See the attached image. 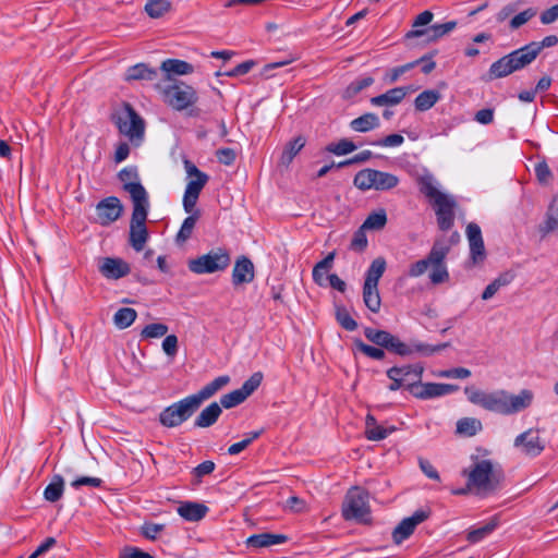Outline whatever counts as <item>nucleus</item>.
<instances>
[{"label": "nucleus", "mask_w": 558, "mask_h": 558, "mask_svg": "<svg viewBox=\"0 0 558 558\" xmlns=\"http://www.w3.org/2000/svg\"><path fill=\"white\" fill-rule=\"evenodd\" d=\"M230 381V377L227 375L219 376L205 385L197 393L191 395L190 397L193 401L196 402V405L199 408L201 404L211 398L215 393L221 390L225 386H227Z\"/></svg>", "instance_id": "obj_24"}, {"label": "nucleus", "mask_w": 558, "mask_h": 558, "mask_svg": "<svg viewBox=\"0 0 558 558\" xmlns=\"http://www.w3.org/2000/svg\"><path fill=\"white\" fill-rule=\"evenodd\" d=\"M513 446L526 457H538L545 449V442L539 436V430L529 428L514 438Z\"/></svg>", "instance_id": "obj_16"}, {"label": "nucleus", "mask_w": 558, "mask_h": 558, "mask_svg": "<svg viewBox=\"0 0 558 558\" xmlns=\"http://www.w3.org/2000/svg\"><path fill=\"white\" fill-rule=\"evenodd\" d=\"M450 251L449 245L444 240H436L428 255L413 263L408 270L411 278H417L426 272L430 267L429 279L433 284H440L449 280V271L446 265V257Z\"/></svg>", "instance_id": "obj_2"}, {"label": "nucleus", "mask_w": 558, "mask_h": 558, "mask_svg": "<svg viewBox=\"0 0 558 558\" xmlns=\"http://www.w3.org/2000/svg\"><path fill=\"white\" fill-rule=\"evenodd\" d=\"M168 330L169 328L166 324L154 323L145 326L141 336L144 339L161 338L167 335Z\"/></svg>", "instance_id": "obj_52"}, {"label": "nucleus", "mask_w": 558, "mask_h": 558, "mask_svg": "<svg viewBox=\"0 0 558 558\" xmlns=\"http://www.w3.org/2000/svg\"><path fill=\"white\" fill-rule=\"evenodd\" d=\"M304 145L305 138L303 136H298L294 140L288 142L280 156V165L288 167L292 162L293 158L304 147Z\"/></svg>", "instance_id": "obj_32"}, {"label": "nucleus", "mask_w": 558, "mask_h": 558, "mask_svg": "<svg viewBox=\"0 0 558 558\" xmlns=\"http://www.w3.org/2000/svg\"><path fill=\"white\" fill-rule=\"evenodd\" d=\"M379 118L372 112H367L350 122V128L355 132L365 133L379 126Z\"/></svg>", "instance_id": "obj_31"}, {"label": "nucleus", "mask_w": 558, "mask_h": 558, "mask_svg": "<svg viewBox=\"0 0 558 558\" xmlns=\"http://www.w3.org/2000/svg\"><path fill=\"white\" fill-rule=\"evenodd\" d=\"M438 90L427 89L418 94L414 100V107L417 111H427L440 99Z\"/></svg>", "instance_id": "obj_35"}, {"label": "nucleus", "mask_w": 558, "mask_h": 558, "mask_svg": "<svg viewBox=\"0 0 558 558\" xmlns=\"http://www.w3.org/2000/svg\"><path fill=\"white\" fill-rule=\"evenodd\" d=\"M170 10V2L167 0H148L145 4L146 13L153 17H161Z\"/></svg>", "instance_id": "obj_45"}, {"label": "nucleus", "mask_w": 558, "mask_h": 558, "mask_svg": "<svg viewBox=\"0 0 558 558\" xmlns=\"http://www.w3.org/2000/svg\"><path fill=\"white\" fill-rule=\"evenodd\" d=\"M437 376L442 378L464 379L471 376V371L464 367H456L451 369L440 371L437 373Z\"/></svg>", "instance_id": "obj_62"}, {"label": "nucleus", "mask_w": 558, "mask_h": 558, "mask_svg": "<svg viewBox=\"0 0 558 558\" xmlns=\"http://www.w3.org/2000/svg\"><path fill=\"white\" fill-rule=\"evenodd\" d=\"M199 218V210L194 209L192 214H190L189 217H186L177 234V242L178 243H184L187 241L195 228V225Z\"/></svg>", "instance_id": "obj_38"}, {"label": "nucleus", "mask_w": 558, "mask_h": 558, "mask_svg": "<svg viewBox=\"0 0 558 558\" xmlns=\"http://www.w3.org/2000/svg\"><path fill=\"white\" fill-rule=\"evenodd\" d=\"M355 347L366 356L374 360H383L385 357V351L380 348H375L364 343L362 340H354Z\"/></svg>", "instance_id": "obj_56"}, {"label": "nucleus", "mask_w": 558, "mask_h": 558, "mask_svg": "<svg viewBox=\"0 0 558 558\" xmlns=\"http://www.w3.org/2000/svg\"><path fill=\"white\" fill-rule=\"evenodd\" d=\"M160 69L167 73V82H171L170 74H191L194 68L191 63L179 59H167L161 63Z\"/></svg>", "instance_id": "obj_30"}, {"label": "nucleus", "mask_w": 558, "mask_h": 558, "mask_svg": "<svg viewBox=\"0 0 558 558\" xmlns=\"http://www.w3.org/2000/svg\"><path fill=\"white\" fill-rule=\"evenodd\" d=\"M482 428L481 421L474 417H464L457 422V433L463 436L472 437Z\"/></svg>", "instance_id": "obj_41"}, {"label": "nucleus", "mask_w": 558, "mask_h": 558, "mask_svg": "<svg viewBox=\"0 0 558 558\" xmlns=\"http://www.w3.org/2000/svg\"><path fill=\"white\" fill-rule=\"evenodd\" d=\"M136 317L137 313L134 308L122 307L119 308L113 315V324L119 329H125L135 322Z\"/></svg>", "instance_id": "obj_40"}, {"label": "nucleus", "mask_w": 558, "mask_h": 558, "mask_svg": "<svg viewBox=\"0 0 558 558\" xmlns=\"http://www.w3.org/2000/svg\"><path fill=\"white\" fill-rule=\"evenodd\" d=\"M429 511L416 510L411 517L404 518L393 530L392 538L396 544H401L409 538L416 526L427 520Z\"/></svg>", "instance_id": "obj_18"}, {"label": "nucleus", "mask_w": 558, "mask_h": 558, "mask_svg": "<svg viewBox=\"0 0 558 558\" xmlns=\"http://www.w3.org/2000/svg\"><path fill=\"white\" fill-rule=\"evenodd\" d=\"M534 170H535L537 180L542 184H547L550 181V179L553 178L551 171L545 160L538 161L535 165Z\"/></svg>", "instance_id": "obj_61"}, {"label": "nucleus", "mask_w": 558, "mask_h": 558, "mask_svg": "<svg viewBox=\"0 0 558 558\" xmlns=\"http://www.w3.org/2000/svg\"><path fill=\"white\" fill-rule=\"evenodd\" d=\"M536 14H537V11L534 8H529L526 10L520 12L519 14L513 16L512 20L510 21V28H512V29L519 28L520 26L527 23L531 19H533Z\"/></svg>", "instance_id": "obj_59"}, {"label": "nucleus", "mask_w": 558, "mask_h": 558, "mask_svg": "<svg viewBox=\"0 0 558 558\" xmlns=\"http://www.w3.org/2000/svg\"><path fill=\"white\" fill-rule=\"evenodd\" d=\"M425 59H426V57H422L415 61H412V62L405 63L403 65L396 66V68L391 69L386 74V80H388L389 83L397 82L401 75H403L408 71H410V70L414 69L415 66H417L418 64H421V62H423Z\"/></svg>", "instance_id": "obj_50"}, {"label": "nucleus", "mask_w": 558, "mask_h": 558, "mask_svg": "<svg viewBox=\"0 0 558 558\" xmlns=\"http://www.w3.org/2000/svg\"><path fill=\"white\" fill-rule=\"evenodd\" d=\"M157 88L162 95L163 101L175 110H184L197 100L195 89L183 82H167L158 84Z\"/></svg>", "instance_id": "obj_7"}, {"label": "nucleus", "mask_w": 558, "mask_h": 558, "mask_svg": "<svg viewBox=\"0 0 558 558\" xmlns=\"http://www.w3.org/2000/svg\"><path fill=\"white\" fill-rule=\"evenodd\" d=\"M336 319L339 325L349 331H353L357 328V323L350 316L345 308H338L336 312Z\"/></svg>", "instance_id": "obj_57"}, {"label": "nucleus", "mask_w": 558, "mask_h": 558, "mask_svg": "<svg viewBox=\"0 0 558 558\" xmlns=\"http://www.w3.org/2000/svg\"><path fill=\"white\" fill-rule=\"evenodd\" d=\"M366 229L361 226L357 231L354 232L350 243V248L355 252H363L367 247V238L365 233Z\"/></svg>", "instance_id": "obj_58"}, {"label": "nucleus", "mask_w": 558, "mask_h": 558, "mask_svg": "<svg viewBox=\"0 0 558 558\" xmlns=\"http://www.w3.org/2000/svg\"><path fill=\"white\" fill-rule=\"evenodd\" d=\"M208 512V507L204 504L185 501L181 502L178 513L186 521L197 522L202 520Z\"/></svg>", "instance_id": "obj_25"}, {"label": "nucleus", "mask_w": 558, "mask_h": 558, "mask_svg": "<svg viewBox=\"0 0 558 558\" xmlns=\"http://www.w3.org/2000/svg\"><path fill=\"white\" fill-rule=\"evenodd\" d=\"M123 210V205L118 197H106L96 205L97 221L101 226H109L122 216Z\"/></svg>", "instance_id": "obj_17"}, {"label": "nucleus", "mask_w": 558, "mask_h": 558, "mask_svg": "<svg viewBox=\"0 0 558 558\" xmlns=\"http://www.w3.org/2000/svg\"><path fill=\"white\" fill-rule=\"evenodd\" d=\"M558 44V37L556 35L546 36L541 43H530L523 47L526 51H532L533 60L538 56L543 48L554 47Z\"/></svg>", "instance_id": "obj_49"}, {"label": "nucleus", "mask_w": 558, "mask_h": 558, "mask_svg": "<svg viewBox=\"0 0 558 558\" xmlns=\"http://www.w3.org/2000/svg\"><path fill=\"white\" fill-rule=\"evenodd\" d=\"M420 191L433 203L439 229L441 231L450 230L454 223V207L457 205L454 198L440 192L430 175L420 179Z\"/></svg>", "instance_id": "obj_3"}, {"label": "nucleus", "mask_w": 558, "mask_h": 558, "mask_svg": "<svg viewBox=\"0 0 558 558\" xmlns=\"http://www.w3.org/2000/svg\"><path fill=\"white\" fill-rule=\"evenodd\" d=\"M222 413L220 404L213 402L207 405L194 421V426L199 428H206L213 426Z\"/></svg>", "instance_id": "obj_29"}, {"label": "nucleus", "mask_w": 558, "mask_h": 558, "mask_svg": "<svg viewBox=\"0 0 558 558\" xmlns=\"http://www.w3.org/2000/svg\"><path fill=\"white\" fill-rule=\"evenodd\" d=\"M464 474L468 476V490L478 496H486L493 493L499 485L500 473L494 470L489 460H478L474 462L470 471Z\"/></svg>", "instance_id": "obj_4"}, {"label": "nucleus", "mask_w": 558, "mask_h": 558, "mask_svg": "<svg viewBox=\"0 0 558 558\" xmlns=\"http://www.w3.org/2000/svg\"><path fill=\"white\" fill-rule=\"evenodd\" d=\"M387 263L384 257L375 258L366 271L364 284L378 286L379 279L384 275Z\"/></svg>", "instance_id": "obj_33"}, {"label": "nucleus", "mask_w": 558, "mask_h": 558, "mask_svg": "<svg viewBox=\"0 0 558 558\" xmlns=\"http://www.w3.org/2000/svg\"><path fill=\"white\" fill-rule=\"evenodd\" d=\"M262 380L263 374L260 372H256L247 380L244 381V384L239 390L246 399L260 386Z\"/></svg>", "instance_id": "obj_53"}, {"label": "nucleus", "mask_w": 558, "mask_h": 558, "mask_svg": "<svg viewBox=\"0 0 558 558\" xmlns=\"http://www.w3.org/2000/svg\"><path fill=\"white\" fill-rule=\"evenodd\" d=\"M287 536L282 534L260 533L247 538L246 545L252 548H264L272 545L283 544Z\"/></svg>", "instance_id": "obj_28"}, {"label": "nucleus", "mask_w": 558, "mask_h": 558, "mask_svg": "<svg viewBox=\"0 0 558 558\" xmlns=\"http://www.w3.org/2000/svg\"><path fill=\"white\" fill-rule=\"evenodd\" d=\"M364 336L368 341L381 348H386L393 335L386 330H378L371 327H366L364 329Z\"/></svg>", "instance_id": "obj_44"}, {"label": "nucleus", "mask_w": 558, "mask_h": 558, "mask_svg": "<svg viewBox=\"0 0 558 558\" xmlns=\"http://www.w3.org/2000/svg\"><path fill=\"white\" fill-rule=\"evenodd\" d=\"M218 161L225 166H231L236 158L235 150L232 148H220L216 151Z\"/></svg>", "instance_id": "obj_64"}, {"label": "nucleus", "mask_w": 558, "mask_h": 558, "mask_svg": "<svg viewBox=\"0 0 558 558\" xmlns=\"http://www.w3.org/2000/svg\"><path fill=\"white\" fill-rule=\"evenodd\" d=\"M401 371L398 369V366L390 367L387 369L386 374L387 377L391 380V384L388 386V389L390 391H397L401 387L407 388V379L405 378H399V374Z\"/></svg>", "instance_id": "obj_60"}, {"label": "nucleus", "mask_w": 558, "mask_h": 558, "mask_svg": "<svg viewBox=\"0 0 558 558\" xmlns=\"http://www.w3.org/2000/svg\"><path fill=\"white\" fill-rule=\"evenodd\" d=\"M464 392L471 403L500 415L522 412L530 408L534 400V393L529 389H522L518 395H513L505 389L488 391L466 387Z\"/></svg>", "instance_id": "obj_1"}, {"label": "nucleus", "mask_w": 558, "mask_h": 558, "mask_svg": "<svg viewBox=\"0 0 558 558\" xmlns=\"http://www.w3.org/2000/svg\"><path fill=\"white\" fill-rule=\"evenodd\" d=\"M363 301L365 306L373 313H378L381 305V299L378 286H363Z\"/></svg>", "instance_id": "obj_36"}, {"label": "nucleus", "mask_w": 558, "mask_h": 558, "mask_svg": "<svg viewBox=\"0 0 558 558\" xmlns=\"http://www.w3.org/2000/svg\"><path fill=\"white\" fill-rule=\"evenodd\" d=\"M373 173L374 169H364L359 171L353 180L354 185L362 191L374 189Z\"/></svg>", "instance_id": "obj_47"}, {"label": "nucleus", "mask_w": 558, "mask_h": 558, "mask_svg": "<svg viewBox=\"0 0 558 558\" xmlns=\"http://www.w3.org/2000/svg\"><path fill=\"white\" fill-rule=\"evenodd\" d=\"M368 493L361 487H352L348 490L342 504V517L344 520H354L360 523L369 521Z\"/></svg>", "instance_id": "obj_6"}, {"label": "nucleus", "mask_w": 558, "mask_h": 558, "mask_svg": "<svg viewBox=\"0 0 558 558\" xmlns=\"http://www.w3.org/2000/svg\"><path fill=\"white\" fill-rule=\"evenodd\" d=\"M112 121L120 134L125 136L132 144L135 146L142 144L145 136L146 123L129 102H123V105L116 110L112 116Z\"/></svg>", "instance_id": "obj_5"}, {"label": "nucleus", "mask_w": 558, "mask_h": 558, "mask_svg": "<svg viewBox=\"0 0 558 558\" xmlns=\"http://www.w3.org/2000/svg\"><path fill=\"white\" fill-rule=\"evenodd\" d=\"M255 278V268L252 260L246 256L239 257L233 266L232 270V283L234 287H239L245 283H250Z\"/></svg>", "instance_id": "obj_20"}, {"label": "nucleus", "mask_w": 558, "mask_h": 558, "mask_svg": "<svg viewBox=\"0 0 558 558\" xmlns=\"http://www.w3.org/2000/svg\"><path fill=\"white\" fill-rule=\"evenodd\" d=\"M336 257L335 252H330L323 260L318 262L313 268V280L318 286H325V275L332 268Z\"/></svg>", "instance_id": "obj_34"}, {"label": "nucleus", "mask_w": 558, "mask_h": 558, "mask_svg": "<svg viewBox=\"0 0 558 558\" xmlns=\"http://www.w3.org/2000/svg\"><path fill=\"white\" fill-rule=\"evenodd\" d=\"M230 262L229 252L226 248L218 247L197 258L190 259L187 266L192 272L204 275L222 271L228 268Z\"/></svg>", "instance_id": "obj_8"}, {"label": "nucleus", "mask_w": 558, "mask_h": 558, "mask_svg": "<svg viewBox=\"0 0 558 558\" xmlns=\"http://www.w3.org/2000/svg\"><path fill=\"white\" fill-rule=\"evenodd\" d=\"M466 238L473 264L482 263L486 257V252L480 226L474 222H470L466 226Z\"/></svg>", "instance_id": "obj_19"}, {"label": "nucleus", "mask_w": 558, "mask_h": 558, "mask_svg": "<svg viewBox=\"0 0 558 558\" xmlns=\"http://www.w3.org/2000/svg\"><path fill=\"white\" fill-rule=\"evenodd\" d=\"M447 347H449V343H441L438 345H429L421 342L404 343L398 337L392 336L385 349L398 355L408 356L415 352L430 355L435 352L441 351Z\"/></svg>", "instance_id": "obj_15"}, {"label": "nucleus", "mask_w": 558, "mask_h": 558, "mask_svg": "<svg viewBox=\"0 0 558 558\" xmlns=\"http://www.w3.org/2000/svg\"><path fill=\"white\" fill-rule=\"evenodd\" d=\"M398 369L401 371L398 377L405 378L407 384H409L413 380H421L423 372H424V367L420 363L412 364V365H404V366L398 367Z\"/></svg>", "instance_id": "obj_46"}, {"label": "nucleus", "mask_w": 558, "mask_h": 558, "mask_svg": "<svg viewBox=\"0 0 558 558\" xmlns=\"http://www.w3.org/2000/svg\"><path fill=\"white\" fill-rule=\"evenodd\" d=\"M178 337L175 335H168L162 341V350L163 352L170 356L173 357L178 353Z\"/></svg>", "instance_id": "obj_63"}, {"label": "nucleus", "mask_w": 558, "mask_h": 558, "mask_svg": "<svg viewBox=\"0 0 558 558\" xmlns=\"http://www.w3.org/2000/svg\"><path fill=\"white\" fill-rule=\"evenodd\" d=\"M99 271L108 279H120L130 274V265L121 258L106 257L99 266Z\"/></svg>", "instance_id": "obj_22"}, {"label": "nucleus", "mask_w": 558, "mask_h": 558, "mask_svg": "<svg viewBox=\"0 0 558 558\" xmlns=\"http://www.w3.org/2000/svg\"><path fill=\"white\" fill-rule=\"evenodd\" d=\"M374 190H377V191H386V190H391L393 187H396L399 183V179L398 177L391 174V173H388V172H383V171H379V170H374Z\"/></svg>", "instance_id": "obj_37"}, {"label": "nucleus", "mask_w": 558, "mask_h": 558, "mask_svg": "<svg viewBox=\"0 0 558 558\" xmlns=\"http://www.w3.org/2000/svg\"><path fill=\"white\" fill-rule=\"evenodd\" d=\"M556 229H558V198H555L548 208L544 231L551 232Z\"/></svg>", "instance_id": "obj_54"}, {"label": "nucleus", "mask_w": 558, "mask_h": 558, "mask_svg": "<svg viewBox=\"0 0 558 558\" xmlns=\"http://www.w3.org/2000/svg\"><path fill=\"white\" fill-rule=\"evenodd\" d=\"M197 410L196 402L187 396L163 409L159 414V422L168 428L178 427L193 416Z\"/></svg>", "instance_id": "obj_11"}, {"label": "nucleus", "mask_w": 558, "mask_h": 558, "mask_svg": "<svg viewBox=\"0 0 558 558\" xmlns=\"http://www.w3.org/2000/svg\"><path fill=\"white\" fill-rule=\"evenodd\" d=\"M396 428L384 427L378 425L376 418L372 414H367L365 418V436L368 440L378 441L387 438Z\"/></svg>", "instance_id": "obj_26"}, {"label": "nucleus", "mask_w": 558, "mask_h": 558, "mask_svg": "<svg viewBox=\"0 0 558 558\" xmlns=\"http://www.w3.org/2000/svg\"><path fill=\"white\" fill-rule=\"evenodd\" d=\"M355 149L356 145L348 138H342L337 143H330L326 146V150L328 153L335 154L337 156L348 155Z\"/></svg>", "instance_id": "obj_48"}, {"label": "nucleus", "mask_w": 558, "mask_h": 558, "mask_svg": "<svg viewBox=\"0 0 558 558\" xmlns=\"http://www.w3.org/2000/svg\"><path fill=\"white\" fill-rule=\"evenodd\" d=\"M416 87L400 86L395 87L386 93L371 98V104L376 107L381 106H396L400 104L409 93H414Z\"/></svg>", "instance_id": "obj_21"}, {"label": "nucleus", "mask_w": 558, "mask_h": 558, "mask_svg": "<svg viewBox=\"0 0 558 558\" xmlns=\"http://www.w3.org/2000/svg\"><path fill=\"white\" fill-rule=\"evenodd\" d=\"M184 169L190 180L183 195V208L185 213L192 214L195 209L199 194L207 184L209 177L205 172L201 171L190 160H184Z\"/></svg>", "instance_id": "obj_9"}, {"label": "nucleus", "mask_w": 558, "mask_h": 558, "mask_svg": "<svg viewBox=\"0 0 558 558\" xmlns=\"http://www.w3.org/2000/svg\"><path fill=\"white\" fill-rule=\"evenodd\" d=\"M64 490V482L62 476L56 475L52 480V482L45 488L44 490V497L46 500L50 502L58 501Z\"/></svg>", "instance_id": "obj_42"}, {"label": "nucleus", "mask_w": 558, "mask_h": 558, "mask_svg": "<svg viewBox=\"0 0 558 558\" xmlns=\"http://www.w3.org/2000/svg\"><path fill=\"white\" fill-rule=\"evenodd\" d=\"M157 75L156 69L148 66L146 63H137L126 70L124 80L126 82L154 81L157 78Z\"/></svg>", "instance_id": "obj_27"}, {"label": "nucleus", "mask_w": 558, "mask_h": 558, "mask_svg": "<svg viewBox=\"0 0 558 558\" xmlns=\"http://www.w3.org/2000/svg\"><path fill=\"white\" fill-rule=\"evenodd\" d=\"M246 399L244 398L242 392L239 389H236L229 393L223 395L220 398V404H221L220 407H223L225 409H231V408H234V407L241 404Z\"/></svg>", "instance_id": "obj_55"}, {"label": "nucleus", "mask_w": 558, "mask_h": 558, "mask_svg": "<svg viewBox=\"0 0 558 558\" xmlns=\"http://www.w3.org/2000/svg\"><path fill=\"white\" fill-rule=\"evenodd\" d=\"M263 433V429L251 432L245 435V438L239 442L231 445L228 448V453L231 456L239 454L243 450H245L255 439H257Z\"/></svg>", "instance_id": "obj_51"}, {"label": "nucleus", "mask_w": 558, "mask_h": 558, "mask_svg": "<svg viewBox=\"0 0 558 558\" xmlns=\"http://www.w3.org/2000/svg\"><path fill=\"white\" fill-rule=\"evenodd\" d=\"M411 395L421 400L434 399L450 395L458 390V386L451 384L422 383L413 380L407 385Z\"/></svg>", "instance_id": "obj_14"}, {"label": "nucleus", "mask_w": 558, "mask_h": 558, "mask_svg": "<svg viewBox=\"0 0 558 558\" xmlns=\"http://www.w3.org/2000/svg\"><path fill=\"white\" fill-rule=\"evenodd\" d=\"M149 203L147 205L133 206L130 222V244L136 251L141 252L148 239L146 220L148 216Z\"/></svg>", "instance_id": "obj_12"}, {"label": "nucleus", "mask_w": 558, "mask_h": 558, "mask_svg": "<svg viewBox=\"0 0 558 558\" xmlns=\"http://www.w3.org/2000/svg\"><path fill=\"white\" fill-rule=\"evenodd\" d=\"M456 26V21H450L442 24H434L426 29H413L407 34V37H421L425 35L428 41H436L442 36L452 32Z\"/></svg>", "instance_id": "obj_23"}, {"label": "nucleus", "mask_w": 558, "mask_h": 558, "mask_svg": "<svg viewBox=\"0 0 558 558\" xmlns=\"http://www.w3.org/2000/svg\"><path fill=\"white\" fill-rule=\"evenodd\" d=\"M532 61V51H525L522 47L494 62L489 68V75L492 78L505 77L523 69Z\"/></svg>", "instance_id": "obj_10"}, {"label": "nucleus", "mask_w": 558, "mask_h": 558, "mask_svg": "<svg viewBox=\"0 0 558 558\" xmlns=\"http://www.w3.org/2000/svg\"><path fill=\"white\" fill-rule=\"evenodd\" d=\"M497 527V522L495 520L489 521L483 526L476 529H470L466 533V539L471 544H476L483 541L485 537L490 535Z\"/></svg>", "instance_id": "obj_39"}, {"label": "nucleus", "mask_w": 558, "mask_h": 558, "mask_svg": "<svg viewBox=\"0 0 558 558\" xmlns=\"http://www.w3.org/2000/svg\"><path fill=\"white\" fill-rule=\"evenodd\" d=\"M387 223V214L385 209H378L371 213L364 220L362 227L366 230H381Z\"/></svg>", "instance_id": "obj_43"}, {"label": "nucleus", "mask_w": 558, "mask_h": 558, "mask_svg": "<svg viewBox=\"0 0 558 558\" xmlns=\"http://www.w3.org/2000/svg\"><path fill=\"white\" fill-rule=\"evenodd\" d=\"M118 178L122 187L129 193L133 206L147 205L149 203L148 193L140 182L137 169L135 167H125L119 173Z\"/></svg>", "instance_id": "obj_13"}]
</instances>
